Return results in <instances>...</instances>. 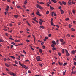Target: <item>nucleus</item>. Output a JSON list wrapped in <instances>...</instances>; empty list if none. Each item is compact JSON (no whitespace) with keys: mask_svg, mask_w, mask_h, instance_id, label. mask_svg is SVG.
<instances>
[{"mask_svg":"<svg viewBox=\"0 0 76 76\" xmlns=\"http://www.w3.org/2000/svg\"><path fill=\"white\" fill-rule=\"evenodd\" d=\"M26 67V66L25 65H23V67L24 68H25V67Z\"/></svg>","mask_w":76,"mask_h":76,"instance_id":"obj_56","label":"nucleus"},{"mask_svg":"<svg viewBox=\"0 0 76 76\" xmlns=\"http://www.w3.org/2000/svg\"><path fill=\"white\" fill-rule=\"evenodd\" d=\"M59 4H60V5H61H61H62V4H63V3L61 2L60 1H59Z\"/></svg>","mask_w":76,"mask_h":76,"instance_id":"obj_24","label":"nucleus"},{"mask_svg":"<svg viewBox=\"0 0 76 76\" xmlns=\"http://www.w3.org/2000/svg\"><path fill=\"white\" fill-rule=\"evenodd\" d=\"M56 26L57 28H60V27L59 26H58V25H56Z\"/></svg>","mask_w":76,"mask_h":76,"instance_id":"obj_50","label":"nucleus"},{"mask_svg":"<svg viewBox=\"0 0 76 76\" xmlns=\"http://www.w3.org/2000/svg\"><path fill=\"white\" fill-rule=\"evenodd\" d=\"M69 27L70 28H71V25L70 24H69Z\"/></svg>","mask_w":76,"mask_h":76,"instance_id":"obj_61","label":"nucleus"},{"mask_svg":"<svg viewBox=\"0 0 76 76\" xmlns=\"http://www.w3.org/2000/svg\"><path fill=\"white\" fill-rule=\"evenodd\" d=\"M39 16H41V15L39 13L38 15Z\"/></svg>","mask_w":76,"mask_h":76,"instance_id":"obj_64","label":"nucleus"},{"mask_svg":"<svg viewBox=\"0 0 76 76\" xmlns=\"http://www.w3.org/2000/svg\"><path fill=\"white\" fill-rule=\"evenodd\" d=\"M55 50V48H52V50H53V51H54Z\"/></svg>","mask_w":76,"mask_h":76,"instance_id":"obj_48","label":"nucleus"},{"mask_svg":"<svg viewBox=\"0 0 76 76\" xmlns=\"http://www.w3.org/2000/svg\"><path fill=\"white\" fill-rule=\"evenodd\" d=\"M11 44H13V45H15V46H17V45H16V44H15V43L13 42H11Z\"/></svg>","mask_w":76,"mask_h":76,"instance_id":"obj_8","label":"nucleus"},{"mask_svg":"<svg viewBox=\"0 0 76 76\" xmlns=\"http://www.w3.org/2000/svg\"><path fill=\"white\" fill-rule=\"evenodd\" d=\"M62 4H64V5H66V3L65 2H64V1H62Z\"/></svg>","mask_w":76,"mask_h":76,"instance_id":"obj_11","label":"nucleus"},{"mask_svg":"<svg viewBox=\"0 0 76 76\" xmlns=\"http://www.w3.org/2000/svg\"><path fill=\"white\" fill-rule=\"evenodd\" d=\"M0 42H3V41L1 39H0Z\"/></svg>","mask_w":76,"mask_h":76,"instance_id":"obj_51","label":"nucleus"},{"mask_svg":"<svg viewBox=\"0 0 76 76\" xmlns=\"http://www.w3.org/2000/svg\"><path fill=\"white\" fill-rule=\"evenodd\" d=\"M12 25H13L12 24H10V26H12Z\"/></svg>","mask_w":76,"mask_h":76,"instance_id":"obj_54","label":"nucleus"},{"mask_svg":"<svg viewBox=\"0 0 76 76\" xmlns=\"http://www.w3.org/2000/svg\"><path fill=\"white\" fill-rule=\"evenodd\" d=\"M4 30L5 31H7V29L6 28H4Z\"/></svg>","mask_w":76,"mask_h":76,"instance_id":"obj_47","label":"nucleus"},{"mask_svg":"<svg viewBox=\"0 0 76 76\" xmlns=\"http://www.w3.org/2000/svg\"><path fill=\"white\" fill-rule=\"evenodd\" d=\"M39 51L40 53H42V50L41 49H39Z\"/></svg>","mask_w":76,"mask_h":76,"instance_id":"obj_22","label":"nucleus"},{"mask_svg":"<svg viewBox=\"0 0 76 76\" xmlns=\"http://www.w3.org/2000/svg\"><path fill=\"white\" fill-rule=\"evenodd\" d=\"M37 19V18L35 17L34 18V19H33V20H35V19Z\"/></svg>","mask_w":76,"mask_h":76,"instance_id":"obj_60","label":"nucleus"},{"mask_svg":"<svg viewBox=\"0 0 76 76\" xmlns=\"http://www.w3.org/2000/svg\"><path fill=\"white\" fill-rule=\"evenodd\" d=\"M52 43L53 44H54L55 45H56V42H55V41H53L52 42Z\"/></svg>","mask_w":76,"mask_h":76,"instance_id":"obj_7","label":"nucleus"},{"mask_svg":"<svg viewBox=\"0 0 76 76\" xmlns=\"http://www.w3.org/2000/svg\"><path fill=\"white\" fill-rule=\"evenodd\" d=\"M29 61V60H28V59L26 60L25 61L26 62H27V61Z\"/></svg>","mask_w":76,"mask_h":76,"instance_id":"obj_42","label":"nucleus"},{"mask_svg":"<svg viewBox=\"0 0 76 76\" xmlns=\"http://www.w3.org/2000/svg\"><path fill=\"white\" fill-rule=\"evenodd\" d=\"M47 6H50V5L49 4H48V3H47Z\"/></svg>","mask_w":76,"mask_h":76,"instance_id":"obj_41","label":"nucleus"},{"mask_svg":"<svg viewBox=\"0 0 76 76\" xmlns=\"http://www.w3.org/2000/svg\"><path fill=\"white\" fill-rule=\"evenodd\" d=\"M51 46L52 47H54L55 45H54V44H52Z\"/></svg>","mask_w":76,"mask_h":76,"instance_id":"obj_28","label":"nucleus"},{"mask_svg":"<svg viewBox=\"0 0 76 76\" xmlns=\"http://www.w3.org/2000/svg\"><path fill=\"white\" fill-rule=\"evenodd\" d=\"M23 7L24 9H26V7H25V5L23 6Z\"/></svg>","mask_w":76,"mask_h":76,"instance_id":"obj_55","label":"nucleus"},{"mask_svg":"<svg viewBox=\"0 0 76 76\" xmlns=\"http://www.w3.org/2000/svg\"><path fill=\"white\" fill-rule=\"evenodd\" d=\"M66 64H67V63H64L63 64V66H66Z\"/></svg>","mask_w":76,"mask_h":76,"instance_id":"obj_25","label":"nucleus"},{"mask_svg":"<svg viewBox=\"0 0 76 76\" xmlns=\"http://www.w3.org/2000/svg\"><path fill=\"white\" fill-rule=\"evenodd\" d=\"M74 65H76V62H74Z\"/></svg>","mask_w":76,"mask_h":76,"instance_id":"obj_52","label":"nucleus"},{"mask_svg":"<svg viewBox=\"0 0 76 76\" xmlns=\"http://www.w3.org/2000/svg\"><path fill=\"white\" fill-rule=\"evenodd\" d=\"M39 65L41 67H42V64H40Z\"/></svg>","mask_w":76,"mask_h":76,"instance_id":"obj_43","label":"nucleus"},{"mask_svg":"<svg viewBox=\"0 0 76 76\" xmlns=\"http://www.w3.org/2000/svg\"><path fill=\"white\" fill-rule=\"evenodd\" d=\"M72 12L74 14H75V11L74 10H73Z\"/></svg>","mask_w":76,"mask_h":76,"instance_id":"obj_36","label":"nucleus"},{"mask_svg":"<svg viewBox=\"0 0 76 76\" xmlns=\"http://www.w3.org/2000/svg\"><path fill=\"white\" fill-rule=\"evenodd\" d=\"M39 9H41V10H42V9H43V8L42 7H41V6H40V7H39Z\"/></svg>","mask_w":76,"mask_h":76,"instance_id":"obj_26","label":"nucleus"},{"mask_svg":"<svg viewBox=\"0 0 76 76\" xmlns=\"http://www.w3.org/2000/svg\"><path fill=\"white\" fill-rule=\"evenodd\" d=\"M41 58H40V56H38L36 57V60H37V61H41V60H40Z\"/></svg>","mask_w":76,"mask_h":76,"instance_id":"obj_1","label":"nucleus"},{"mask_svg":"<svg viewBox=\"0 0 76 76\" xmlns=\"http://www.w3.org/2000/svg\"><path fill=\"white\" fill-rule=\"evenodd\" d=\"M50 7L51 10H54V8L53 7H51V6H50Z\"/></svg>","mask_w":76,"mask_h":76,"instance_id":"obj_12","label":"nucleus"},{"mask_svg":"<svg viewBox=\"0 0 76 76\" xmlns=\"http://www.w3.org/2000/svg\"><path fill=\"white\" fill-rule=\"evenodd\" d=\"M17 8H20V6H17Z\"/></svg>","mask_w":76,"mask_h":76,"instance_id":"obj_49","label":"nucleus"},{"mask_svg":"<svg viewBox=\"0 0 76 76\" xmlns=\"http://www.w3.org/2000/svg\"><path fill=\"white\" fill-rule=\"evenodd\" d=\"M69 20V18H66L65 19V20H66V21H67V20Z\"/></svg>","mask_w":76,"mask_h":76,"instance_id":"obj_27","label":"nucleus"},{"mask_svg":"<svg viewBox=\"0 0 76 76\" xmlns=\"http://www.w3.org/2000/svg\"><path fill=\"white\" fill-rule=\"evenodd\" d=\"M75 50H74L72 51V54H75Z\"/></svg>","mask_w":76,"mask_h":76,"instance_id":"obj_20","label":"nucleus"},{"mask_svg":"<svg viewBox=\"0 0 76 76\" xmlns=\"http://www.w3.org/2000/svg\"><path fill=\"white\" fill-rule=\"evenodd\" d=\"M49 11H47L46 14H49Z\"/></svg>","mask_w":76,"mask_h":76,"instance_id":"obj_40","label":"nucleus"},{"mask_svg":"<svg viewBox=\"0 0 76 76\" xmlns=\"http://www.w3.org/2000/svg\"><path fill=\"white\" fill-rule=\"evenodd\" d=\"M68 3H69V4L70 5L72 4V2H71L70 1L68 2Z\"/></svg>","mask_w":76,"mask_h":76,"instance_id":"obj_31","label":"nucleus"},{"mask_svg":"<svg viewBox=\"0 0 76 76\" xmlns=\"http://www.w3.org/2000/svg\"><path fill=\"white\" fill-rule=\"evenodd\" d=\"M26 41L27 42H29V40H26Z\"/></svg>","mask_w":76,"mask_h":76,"instance_id":"obj_58","label":"nucleus"},{"mask_svg":"<svg viewBox=\"0 0 76 76\" xmlns=\"http://www.w3.org/2000/svg\"><path fill=\"white\" fill-rule=\"evenodd\" d=\"M40 6L39 5H38V4H37V8H39Z\"/></svg>","mask_w":76,"mask_h":76,"instance_id":"obj_10","label":"nucleus"},{"mask_svg":"<svg viewBox=\"0 0 76 76\" xmlns=\"http://www.w3.org/2000/svg\"><path fill=\"white\" fill-rule=\"evenodd\" d=\"M18 62H19V64H20V66H23V64H21V63L20 62V61H19Z\"/></svg>","mask_w":76,"mask_h":76,"instance_id":"obj_4","label":"nucleus"},{"mask_svg":"<svg viewBox=\"0 0 76 76\" xmlns=\"http://www.w3.org/2000/svg\"><path fill=\"white\" fill-rule=\"evenodd\" d=\"M64 13V11H63V10H61V14H63Z\"/></svg>","mask_w":76,"mask_h":76,"instance_id":"obj_17","label":"nucleus"},{"mask_svg":"<svg viewBox=\"0 0 76 76\" xmlns=\"http://www.w3.org/2000/svg\"><path fill=\"white\" fill-rule=\"evenodd\" d=\"M9 39H11V40H14V39H13L12 38L10 37L9 38Z\"/></svg>","mask_w":76,"mask_h":76,"instance_id":"obj_39","label":"nucleus"},{"mask_svg":"<svg viewBox=\"0 0 76 76\" xmlns=\"http://www.w3.org/2000/svg\"><path fill=\"white\" fill-rule=\"evenodd\" d=\"M39 23L40 25H42V23L41 21L39 22Z\"/></svg>","mask_w":76,"mask_h":76,"instance_id":"obj_30","label":"nucleus"},{"mask_svg":"<svg viewBox=\"0 0 76 76\" xmlns=\"http://www.w3.org/2000/svg\"><path fill=\"white\" fill-rule=\"evenodd\" d=\"M58 55H59V56H61V53H60L58 52Z\"/></svg>","mask_w":76,"mask_h":76,"instance_id":"obj_32","label":"nucleus"},{"mask_svg":"<svg viewBox=\"0 0 76 76\" xmlns=\"http://www.w3.org/2000/svg\"><path fill=\"white\" fill-rule=\"evenodd\" d=\"M23 45V43H21V44H18V45Z\"/></svg>","mask_w":76,"mask_h":76,"instance_id":"obj_44","label":"nucleus"},{"mask_svg":"<svg viewBox=\"0 0 76 76\" xmlns=\"http://www.w3.org/2000/svg\"><path fill=\"white\" fill-rule=\"evenodd\" d=\"M23 52L24 53V54H26V53L25 50H23Z\"/></svg>","mask_w":76,"mask_h":76,"instance_id":"obj_34","label":"nucleus"},{"mask_svg":"<svg viewBox=\"0 0 76 76\" xmlns=\"http://www.w3.org/2000/svg\"><path fill=\"white\" fill-rule=\"evenodd\" d=\"M38 42H41L42 41H41L40 40H38L37 41Z\"/></svg>","mask_w":76,"mask_h":76,"instance_id":"obj_63","label":"nucleus"},{"mask_svg":"<svg viewBox=\"0 0 76 76\" xmlns=\"http://www.w3.org/2000/svg\"><path fill=\"white\" fill-rule=\"evenodd\" d=\"M10 57H11V58H13V59H15V57H14V56H10Z\"/></svg>","mask_w":76,"mask_h":76,"instance_id":"obj_21","label":"nucleus"},{"mask_svg":"<svg viewBox=\"0 0 76 76\" xmlns=\"http://www.w3.org/2000/svg\"><path fill=\"white\" fill-rule=\"evenodd\" d=\"M71 30L72 31H75V29L73 28H71Z\"/></svg>","mask_w":76,"mask_h":76,"instance_id":"obj_35","label":"nucleus"},{"mask_svg":"<svg viewBox=\"0 0 76 76\" xmlns=\"http://www.w3.org/2000/svg\"><path fill=\"white\" fill-rule=\"evenodd\" d=\"M58 63L59 65H60L61 66V65H63V63H60V62H58Z\"/></svg>","mask_w":76,"mask_h":76,"instance_id":"obj_13","label":"nucleus"},{"mask_svg":"<svg viewBox=\"0 0 76 76\" xmlns=\"http://www.w3.org/2000/svg\"><path fill=\"white\" fill-rule=\"evenodd\" d=\"M73 70H72V71L71 72V73H73V74H75V72H73Z\"/></svg>","mask_w":76,"mask_h":76,"instance_id":"obj_46","label":"nucleus"},{"mask_svg":"<svg viewBox=\"0 0 76 76\" xmlns=\"http://www.w3.org/2000/svg\"><path fill=\"white\" fill-rule=\"evenodd\" d=\"M63 41H64V40L63 39H60V41L61 42H63Z\"/></svg>","mask_w":76,"mask_h":76,"instance_id":"obj_18","label":"nucleus"},{"mask_svg":"<svg viewBox=\"0 0 76 76\" xmlns=\"http://www.w3.org/2000/svg\"><path fill=\"white\" fill-rule=\"evenodd\" d=\"M13 45H11V48H13Z\"/></svg>","mask_w":76,"mask_h":76,"instance_id":"obj_59","label":"nucleus"},{"mask_svg":"<svg viewBox=\"0 0 76 76\" xmlns=\"http://www.w3.org/2000/svg\"><path fill=\"white\" fill-rule=\"evenodd\" d=\"M66 70H65V72H64L63 73V75H65L66 74Z\"/></svg>","mask_w":76,"mask_h":76,"instance_id":"obj_33","label":"nucleus"},{"mask_svg":"<svg viewBox=\"0 0 76 76\" xmlns=\"http://www.w3.org/2000/svg\"><path fill=\"white\" fill-rule=\"evenodd\" d=\"M66 54L67 56H69L70 54H69V53L68 52V51L66 50Z\"/></svg>","mask_w":76,"mask_h":76,"instance_id":"obj_3","label":"nucleus"},{"mask_svg":"<svg viewBox=\"0 0 76 76\" xmlns=\"http://www.w3.org/2000/svg\"><path fill=\"white\" fill-rule=\"evenodd\" d=\"M51 1H52V2L55 3H57V1H56V0H51Z\"/></svg>","mask_w":76,"mask_h":76,"instance_id":"obj_6","label":"nucleus"},{"mask_svg":"<svg viewBox=\"0 0 76 76\" xmlns=\"http://www.w3.org/2000/svg\"><path fill=\"white\" fill-rule=\"evenodd\" d=\"M48 37H51V34H50L48 35Z\"/></svg>","mask_w":76,"mask_h":76,"instance_id":"obj_37","label":"nucleus"},{"mask_svg":"<svg viewBox=\"0 0 76 76\" xmlns=\"http://www.w3.org/2000/svg\"><path fill=\"white\" fill-rule=\"evenodd\" d=\"M54 12H52L51 13V15L52 16H53V14H54Z\"/></svg>","mask_w":76,"mask_h":76,"instance_id":"obj_16","label":"nucleus"},{"mask_svg":"<svg viewBox=\"0 0 76 76\" xmlns=\"http://www.w3.org/2000/svg\"><path fill=\"white\" fill-rule=\"evenodd\" d=\"M40 28H42V29H44V27L42 26H40Z\"/></svg>","mask_w":76,"mask_h":76,"instance_id":"obj_14","label":"nucleus"},{"mask_svg":"<svg viewBox=\"0 0 76 76\" xmlns=\"http://www.w3.org/2000/svg\"><path fill=\"white\" fill-rule=\"evenodd\" d=\"M40 4H44V3L42 2H40Z\"/></svg>","mask_w":76,"mask_h":76,"instance_id":"obj_29","label":"nucleus"},{"mask_svg":"<svg viewBox=\"0 0 76 76\" xmlns=\"http://www.w3.org/2000/svg\"><path fill=\"white\" fill-rule=\"evenodd\" d=\"M13 66H17V65H16V64H13Z\"/></svg>","mask_w":76,"mask_h":76,"instance_id":"obj_57","label":"nucleus"},{"mask_svg":"<svg viewBox=\"0 0 76 76\" xmlns=\"http://www.w3.org/2000/svg\"><path fill=\"white\" fill-rule=\"evenodd\" d=\"M15 42H20V40H15Z\"/></svg>","mask_w":76,"mask_h":76,"instance_id":"obj_9","label":"nucleus"},{"mask_svg":"<svg viewBox=\"0 0 76 76\" xmlns=\"http://www.w3.org/2000/svg\"><path fill=\"white\" fill-rule=\"evenodd\" d=\"M20 23H21V22H19L18 23V24L19 25H20Z\"/></svg>","mask_w":76,"mask_h":76,"instance_id":"obj_38","label":"nucleus"},{"mask_svg":"<svg viewBox=\"0 0 76 76\" xmlns=\"http://www.w3.org/2000/svg\"><path fill=\"white\" fill-rule=\"evenodd\" d=\"M26 30L27 31H29V29L28 28H27Z\"/></svg>","mask_w":76,"mask_h":76,"instance_id":"obj_62","label":"nucleus"},{"mask_svg":"<svg viewBox=\"0 0 76 76\" xmlns=\"http://www.w3.org/2000/svg\"><path fill=\"white\" fill-rule=\"evenodd\" d=\"M62 53L63 54H64V49H63L62 50Z\"/></svg>","mask_w":76,"mask_h":76,"instance_id":"obj_19","label":"nucleus"},{"mask_svg":"<svg viewBox=\"0 0 76 76\" xmlns=\"http://www.w3.org/2000/svg\"><path fill=\"white\" fill-rule=\"evenodd\" d=\"M5 66L7 67H9V66H10V65H8L7 64L5 63Z\"/></svg>","mask_w":76,"mask_h":76,"instance_id":"obj_5","label":"nucleus"},{"mask_svg":"<svg viewBox=\"0 0 76 76\" xmlns=\"http://www.w3.org/2000/svg\"><path fill=\"white\" fill-rule=\"evenodd\" d=\"M39 14V11H37L36 12V14L38 15Z\"/></svg>","mask_w":76,"mask_h":76,"instance_id":"obj_23","label":"nucleus"},{"mask_svg":"<svg viewBox=\"0 0 76 76\" xmlns=\"http://www.w3.org/2000/svg\"><path fill=\"white\" fill-rule=\"evenodd\" d=\"M45 39H48V37H45Z\"/></svg>","mask_w":76,"mask_h":76,"instance_id":"obj_53","label":"nucleus"},{"mask_svg":"<svg viewBox=\"0 0 76 76\" xmlns=\"http://www.w3.org/2000/svg\"><path fill=\"white\" fill-rule=\"evenodd\" d=\"M10 75H12L13 76H15L16 75V74L14 73L13 72H11L10 73Z\"/></svg>","mask_w":76,"mask_h":76,"instance_id":"obj_2","label":"nucleus"},{"mask_svg":"<svg viewBox=\"0 0 76 76\" xmlns=\"http://www.w3.org/2000/svg\"><path fill=\"white\" fill-rule=\"evenodd\" d=\"M49 4H51V1H50V0H49Z\"/></svg>","mask_w":76,"mask_h":76,"instance_id":"obj_45","label":"nucleus"},{"mask_svg":"<svg viewBox=\"0 0 76 76\" xmlns=\"http://www.w3.org/2000/svg\"><path fill=\"white\" fill-rule=\"evenodd\" d=\"M14 16L15 18H18V15H14Z\"/></svg>","mask_w":76,"mask_h":76,"instance_id":"obj_15","label":"nucleus"}]
</instances>
